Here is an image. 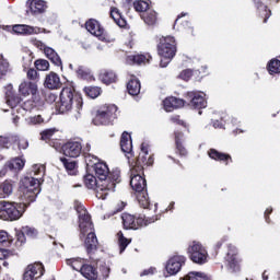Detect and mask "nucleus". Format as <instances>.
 <instances>
[{
  "label": "nucleus",
  "instance_id": "f257e3e1",
  "mask_svg": "<svg viewBox=\"0 0 280 280\" xmlns=\"http://www.w3.org/2000/svg\"><path fill=\"white\" fill-rule=\"evenodd\" d=\"M43 176H45V166L40 164L33 165L31 176H26L21 180L20 200L22 201H0V220L16 222V220L23 218L27 203L34 202L36 196L40 194Z\"/></svg>",
  "mask_w": 280,
  "mask_h": 280
},
{
  "label": "nucleus",
  "instance_id": "f03ea898",
  "mask_svg": "<svg viewBox=\"0 0 280 280\" xmlns=\"http://www.w3.org/2000/svg\"><path fill=\"white\" fill-rule=\"evenodd\" d=\"M91 165H94V172L98 180H101L96 188V196L100 200H106V196L115 191L116 185L121 183V175L117 170L110 173L108 165L104 162H94L92 160Z\"/></svg>",
  "mask_w": 280,
  "mask_h": 280
},
{
  "label": "nucleus",
  "instance_id": "7ed1b4c3",
  "mask_svg": "<svg viewBox=\"0 0 280 280\" xmlns=\"http://www.w3.org/2000/svg\"><path fill=\"white\" fill-rule=\"evenodd\" d=\"M77 213L79 215V229H80V240L88 234L85 238V248L88 254L95 253L97 250V236L93 232V222L91 221V215H89V211L84 209V206L78 205L75 207Z\"/></svg>",
  "mask_w": 280,
  "mask_h": 280
},
{
  "label": "nucleus",
  "instance_id": "20e7f679",
  "mask_svg": "<svg viewBox=\"0 0 280 280\" xmlns=\"http://www.w3.org/2000/svg\"><path fill=\"white\" fill-rule=\"evenodd\" d=\"M82 94L75 92L73 88H63L60 93L59 113H69L74 108V119H80L82 114Z\"/></svg>",
  "mask_w": 280,
  "mask_h": 280
},
{
  "label": "nucleus",
  "instance_id": "39448f33",
  "mask_svg": "<svg viewBox=\"0 0 280 280\" xmlns=\"http://www.w3.org/2000/svg\"><path fill=\"white\" fill-rule=\"evenodd\" d=\"M140 171L136 168L131 170V179H130V187L133 191H137V198L140 207L143 209H148L150 207V198L148 197V184L145 178L139 174Z\"/></svg>",
  "mask_w": 280,
  "mask_h": 280
},
{
  "label": "nucleus",
  "instance_id": "423d86ee",
  "mask_svg": "<svg viewBox=\"0 0 280 280\" xmlns=\"http://www.w3.org/2000/svg\"><path fill=\"white\" fill-rule=\"evenodd\" d=\"M159 56H161L160 67L165 68L174 56H176V39L174 37H163L160 39V44L158 46Z\"/></svg>",
  "mask_w": 280,
  "mask_h": 280
},
{
  "label": "nucleus",
  "instance_id": "0eeeda50",
  "mask_svg": "<svg viewBox=\"0 0 280 280\" xmlns=\"http://www.w3.org/2000/svg\"><path fill=\"white\" fill-rule=\"evenodd\" d=\"M117 119V105H104L102 106L92 122L94 126H108Z\"/></svg>",
  "mask_w": 280,
  "mask_h": 280
},
{
  "label": "nucleus",
  "instance_id": "6e6552de",
  "mask_svg": "<svg viewBox=\"0 0 280 280\" xmlns=\"http://www.w3.org/2000/svg\"><path fill=\"white\" fill-rule=\"evenodd\" d=\"M187 253L194 264H199V266H202V264H207L209 254L207 253L205 246H202V244H200L199 242L194 241L188 246Z\"/></svg>",
  "mask_w": 280,
  "mask_h": 280
},
{
  "label": "nucleus",
  "instance_id": "1a4fd4ad",
  "mask_svg": "<svg viewBox=\"0 0 280 280\" xmlns=\"http://www.w3.org/2000/svg\"><path fill=\"white\" fill-rule=\"evenodd\" d=\"M148 144L142 143L141 144V152L139 153V156L136 161V165L133 166V170L136 172H143L145 167H150V165H154V158L152 155L148 156Z\"/></svg>",
  "mask_w": 280,
  "mask_h": 280
},
{
  "label": "nucleus",
  "instance_id": "9d476101",
  "mask_svg": "<svg viewBox=\"0 0 280 280\" xmlns=\"http://www.w3.org/2000/svg\"><path fill=\"white\" fill-rule=\"evenodd\" d=\"M205 92L192 91L186 94V100L191 108H207V100L205 98Z\"/></svg>",
  "mask_w": 280,
  "mask_h": 280
},
{
  "label": "nucleus",
  "instance_id": "9b49d317",
  "mask_svg": "<svg viewBox=\"0 0 280 280\" xmlns=\"http://www.w3.org/2000/svg\"><path fill=\"white\" fill-rule=\"evenodd\" d=\"M43 275H45V267H43L40 262H35L26 267L23 280H37L40 279Z\"/></svg>",
  "mask_w": 280,
  "mask_h": 280
},
{
  "label": "nucleus",
  "instance_id": "f8f14e48",
  "mask_svg": "<svg viewBox=\"0 0 280 280\" xmlns=\"http://www.w3.org/2000/svg\"><path fill=\"white\" fill-rule=\"evenodd\" d=\"M230 272H240V259L237 258V248L232 244L228 245L225 257Z\"/></svg>",
  "mask_w": 280,
  "mask_h": 280
},
{
  "label": "nucleus",
  "instance_id": "ddd939ff",
  "mask_svg": "<svg viewBox=\"0 0 280 280\" xmlns=\"http://www.w3.org/2000/svg\"><path fill=\"white\" fill-rule=\"evenodd\" d=\"M61 150L65 156L78 159V156L82 154V143L78 141H69L62 145Z\"/></svg>",
  "mask_w": 280,
  "mask_h": 280
},
{
  "label": "nucleus",
  "instance_id": "4468645a",
  "mask_svg": "<svg viewBox=\"0 0 280 280\" xmlns=\"http://www.w3.org/2000/svg\"><path fill=\"white\" fill-rule=\"evenodd\" d=\"M85 28L90 34L93 36H96L98 40H106V32L104 31V27L100 25V22L97 20H90L85 23Z\"/></svg>",
  "mask_w": 280,
  "mask_h": 280
},
{
  "label": "nucleus",
  "instance_id": "2eb2a0df",
  "mask_svg": "<svg viewBox=\"0 0 280 280\" xmlns=\"http://www.w3.org/2000/svg\"><path fill=\"white\" fill-rule=\"evenodd\" d=\"M185 261V256H173L166 264V272H168V275H178Z\"/></svg>",
  "mask_w": 280,
  "mask_h": 280
},
{
  "label": "nucleus",
  "instance_id": "dca6fc26",
  "mask_svg": "<svg viewBox=\"0 0 280 280\" xmlns=\"http://www.w3.org/2000/svg\"><path fill=\"white\" fill-rule=\"evenodd\" d=\"M27 4L33 16H38V14H45V12H47V1L28 0Z\"/></svg>",
  "mask_w": 280,
  "mask_h": 280
},
{
  "label": "nucleus",
  "instance_id": "f3484780",
  "mask_svg": "<svg viewBox=\"0 0 280 280\" xmlns=\"http://www.w3.org/2000/svg\"><path fill=\"white\" fill-rule=\"evenodd\" d=\"M14 34H21L22 36H32V34H40V28L26 24H15L12 27Z\"/></svg>",
  "mask_w": 280,
  "mask_h": 280
},
{
  "label": "nucleus",
  "instance_id": "a211bd4d",
  "mask_svg": "<svg viewBox=\"0 0 280 280\" xmlns=\"http://www.w3.org/2000/svg\"><path fill=\"white\" fill-rule=\"evenodd\" d=\"M19 92L24 97H27V95H36V93H38V85L34 81H24L20 84Z\"/></svg>",
  "mask_w": 280,
  "mask_h": 280
},
{
  "label": "nucleus",
  "instance_id": "6ab92c4d",
  "mask_svg": "<svg viewBox=\"0 0 280 280\" xmlns=\"http://www.w3.org/2000/svg\"><path fill=\"white\" fill-rule=\"evenodd\" d=\"M163 104L164 110H166V113H172L175 108H183V106H185V101L171 96L165 98Z\"/></svg>",
  "mask_w": 280,
  "mask_h": 280
},
{
  "label": "nucleus",
  "instance_id": "aec40b11",
  "mask_svg": "<svg viewBox=\"0 0 280 280\" xmlns=\"http://www.w3.org/2000/svg\"><path fill=\"white\" fill-rule=\"evenodd\" d=\"M61 84L62 83L60 82V77L55 72H50L49 74L46 75V79L44 82V86H46V89H50V90L60 89Z\"/></svg>",
  "mask_w": 280,
  "mask_h": 280
},
{
  "label": "nucleus",
  "instance_id": "412c9836",
  "mask_svg": "<svg viewBox=\"0 0 280 280\" xmlns=\"http://www.w3.org/2000/svg\"><path fill=\"white\" fill-rule=\"evenodd\" d=\"M120 148L121 151L125 152V154L132 153V138L130 137V133H128L127 131H124L121 135Z\"/></svg>",
  "mask_w": 280,
  "mask_h": 280
},
{
  "label": "nucleus",
  "instance_id": "4be33fe9",
  "mask_svg": "<svg viewBox=\"0 0 280 280\" xmlns=\"http://www.w3.org/2000/svg\"><path fill=\"white\" fill-rule=\"evenodd\" d=\"M45 56L55 65L56 67H62V59H60V56L54 48L51 47H44Z\"/></svg>",
  "mask_w": 280,
  "mask_h": 280
},
{
  "label": "nucleus",
  "instance_id": "5701e85b",
  "mask_svg": "<svg viewBox=\"0 0 280 280\" xmlns=\"http://www.w3.org/2000/svg\"><path fill=\"white\" fill-rule=\"evenodd\" d=\"M14 191V182L4 180L0 184V198H10Z\"/></svg>",
  "mask_w": 280,
  "mask_h": 280
},
{
  "label": "nucleus",
  "instance_id": "b1692460",
  "mask_svg": "<svg viewBox=\"0 0 280 280\" xmlns=\"http://www.w3.org/2000/svg\"><path fill=\"white\" fill-rule=\"evenodd\" d=\"M141 19L145 23V25H149V26L156 25V22L159 21L156 11L152 9H149L148 11L143 12L141 14Z\"/></svg>",
  "mask_w": 280,
  "mask_h": 280
},
{
  "label": "nucleus",
  "instance_id": "393cba45",
  "mask_svg": "<svg viewBox=\"0 0 280 280\" xmlns=\"http://www.w3.org/2000/svg\"><path fill=\"white\" fill-rule=\"evenodd\" d=\"M60 161L70 176H75V174H78V162L67 158H60Z\"/></svg>",
  "mask_w": 280,
  "mask_h": 280
},
{
  "label": "nucleus",
  "instance_id": "a878e982",
  "mask_svg": "<svg viewBox=\"0 0 280 280\" xmlns=\"http://www.w3.org/2000/svg\"><path fill=\"white\" fill-rule=\"evenodd\" d=\"M127 91L129 95H139L141 93V82L139 79L132 77L127 83Z\"/></svg>",
  "mask_w": 280,
  "mask_h": 280
},
{
  "label": "nucleus",
  "instance_id": "bb28decb",
  "mask_svg": "<svg viewBox=\"0 0 280 280\" xmlns=\"http://www.w3.org/2000/svg\"><path fill=\"white\" fill-rule=\"evenodd\" d=\"M151 58L150 55H131L127 57V65H145Z\"/></svg>",
  "mask_w": 280,
  "mask_h": 280
},
{
  "label": "nucleus",
  "instance_id": "cd10ccee",
  "mask_svg": "<svg viewBox=\"0 0 280 280\" xmlns=\"http://www.w3.org/2000/svg\"><path fill=\"white\" fill-rule=\"evenodd\" d=\"M16 108V114L25 116L26 113H32V110H36V105H34V101H26L23 105H14Z\"/></svg>",
  "mask_w": 280,
  "mask_h": 280
},
{
  "label": "nucleus",
  "instance_id": "c85d7f7f",
  "mask_svg": "<svg viewBox=\"0 0 280 280\" xmlns=\"http://www.w3.org/2000/svg\"><path fill=\"white\" fill-rule=\"evenodd\" d=\"M81 275L89 280H97V269L91 265H83Z\"/></svg>",
  "mask_w": 280,
  "mask_h": 280
},
{
  "label": "nucleus",
  "instance_id": "c756f323",
  "mask_svg": "<svg viewBox=\"0 0 280 280\" xmlns=\"http://www.w3.org/2000/svg\"><path fill=\"white\" fill-rule=\"evenodd\" d=\"M208 154L210 159H213L214 161H223L224 163H226V161H232L231 155L222 153L215 149H210Z\"/></svg>",
  "mask_w": 280,
  "mask_h": 280
},
{
  "label": "nucleus",
  "instance_id": "7c9ffc66",
  "mask_svg": "<svg viewBox=\"0 0 280 280\" xmlns=\"http://www.w3.org/2000/svg\"><path fill=\"white\" fill-rule=\"evenodd\" d=\"M84 184H85V187H88V189H95L97 195V187H100L102 182L100 179L97 180L95 176L89 174L84 176Z\"/></svg>",
  "mask_w": 280,
  "mask_h": 280
},
{
  "label": "nucleus",
  "instance_id": "2f4dec72",
  "mask_svg": "<svg viewBox=\"0 0 280 280\" xmlns=\"http://www.w3.org/2000/svg\"><path fill=\"white\" fill-rule=\"evenodd\" d=\"M121 220H122L124 229L137 230V222H136L135 215L129 213H124L121 215Z\"/></svg>",
  "mask_w": 280,
  "mask_h": 280
},
{
  "label": "nucleus",
  "instance_id": "473e14b6",
  "mask_svg": "<svg viewBox=\"0 0 280 280\" xmlns=\"http://www.w3.org/2000/svg\"><path fill=\"white\" fill-rule=\"evenodd\" d=\"M253 1L256 5L257 10H262L261 16H265L264 23H268V20L272 15V12L270 10H268V7L264 5V3H261V1H259V0H253Z\"/></svg>",
  "mask_w": 280,
  "mask_h": 280
},
{
  "label": "nucleus",
  "instance_id": "72a5a7b5",
  "mask_svg": "<svg viewBox=\"0 0 280 280\" xmlns=\"http://www.w3.org/2000/svg\"><path fill=\"white\" fill-rule=\"evenodd\" d=\"M110 18L119 25V27H124L126 25V21L121 19V12H119V9L112 7L110 8Z\"/></svg>",
  "mask_w": 280,
  "mask_h": 280
},
{
  "label": "nucleus",
  "instance_id": "f704fd0d",
  "mask_svg": "<svg viewBox=\"0 0 280 280\" xmlns=\"http://www.w3.org/2000/svg\"><path fill=\"white\" fill-rule=\"evenodd\" d=\"M100 80H102L104 84H113V82L117 80V74L113 71H104L100 74Z\"/></svg>",
  "mask_w": 280,
  "mask_h": 280
},
{
  "label": "nucleus",
  "instance_id": "c9c22d12",
  "mask_svg": "<svg viewBox=\"0 0 280 280\" xmlns=\"http://www.w3.org/2000/svg\"><path fill=\"white\" fill-rule=\"evenodd\" d=\"M268 72L270 75H277L280 73V60L271 59L267 66Z\"/></svg>",
  "mask_w": 280,
  "mask_h": 280
},
{
  "label": "nucleus",
  "instance_id": "e433bc0d",
  "mask_svg": "<svg viewBox=\"0 0 280 280\" xmlns=\"http://www.w3.org/2000/svg\"><path fill=\"white\" fill-rule=\"evenodd\" d=\"M67 266H71L72 270H77L79 272H82V268L84 267V264L82 262L81 258H70L66 260Z\"/></svg>",
  "mask_w": 280,
  "mask_h": 280
},
{
  "label": "nucleus",
  "instance_id": "4c0bfd02",
  "mask_svg": "<svg viewBox=\"0 0 280 280\" xmlns=\"http://www.w3.org/2000/svg\"><path fill=\"white\" fill-rule=\"evenodd\" d=\"M183 280H209V276L205 272L190 271Z\"/></svg>",
  "mask_w": 280,
  "mask_h": 280
},
{
  "label": "nucleus",
  "instance_id": "58836bf2",
  "mask_svg": "<svg viewBox=\"0 0 280 280\" xmlns=\"http://www.w3.org/2000/svg\"><path fill=\"white\" fill-rule=\"evenodd\" d=\"M26 126H40V124H45V119L40 115L28 116L25 118Z\"/></svg>",
  "mask_w": 280,
  "mask_h": 280
},
{
  "label": "nucleus",
  "instance_id": "ea45409f",
  "mask_svg": "<svg viewBox=\"0 0 280 280\" xmlns=\"http://www.w3.org/2000/svg\"><path fill=\"white\" fill-rule=\"evenodd\" d=\"M117 237H118L119 253L121 255V253H124V250L128 248V244H130V240L126 238L122 232H118Z\"/></svg>",
  "mask_w": 280,
  "mask_h": 280
},
{
  "label": "nucleus",
  "instance_id": "a19ab883",
  "mask_svg": "<svg viewBox=\"0 0 280 280\" xmlns=\"http://www.w3.org/2000/svg\"><path fill=\"white\" fill-rule=\"evenodd\" d=\"M156 218H145V217H139L136 219V230L139 229V226H148V224H152L153 222H156Z\"/></svg>",
  "mask_w": 280,
  "mask_h": 280
},
{
  "label": "nucleus",
  "instance_id": "79ce46f5",
  "mask_svg": "<svg viewBox=\"0 0 280 280\" xmlns=\"http://www.w3.org/2000/svg\"><path fill=\"white\" fill-rule=\"evenodd\" d=\"M84 92L88 97L95 100V97H100V94L102 93V89L97 86H88L84 89Z\"/></svg>",
  "mask_w": 280,
  "mask_h": 280
},
{
  "label": "nucleus",
  "instance_id": "37998d69",
  "mask_svg": "<svg viewBox=\"0 0 280 280\" xmlns=\"http://www.w3.org/2000/svg\"><path fill=\"white\" fill-rule=\"evenodd\" d=\"M133 8L136 10V12H148L150 10V4L148 3V1H143V0H138L136 2H133Z\"/></svg>",
  "mask_w": 280,
  "mask_h": 280
},
{
  "label": "nucleus",
  "instance_id": "c03bdc74",
  "mask_svg": "<svg viewBox=\"0 0 280 280\" xmlns=\"http://www.w3.org/2000/svg\"><path fill=\"white\" fill-rule=\"evenodd\" d=\"M7 104L8 106H10V108H12V115H16V106L21 104V98L16 96H9L7 100Z\"/></svg>",
  "mask_w": 280,
  "mask_h": 280
},
{
  "label": "nucleus",
  "instance_id": "a18cd8bd",
  "mask_svg": "<svg viewBox=\"0 0 280 280\" xmlns=\"http://www.w3.org/2000/svg\"><path fill=\"white\" fill-rule=\"evenodd\" d=\"M8 167L10 170H21L22 167H25V161H23L22 159L16 158L8 164Z\"/></svg>",
  "mask_w": 280,
  "mask_h": 280
},
{
  "label": "nucleus",
  "instance_id": "49530a36",
  "mask_svg": "<svg viewBox=\"0 0 280 280\" xmlns=\"http://www.w3.org/2000/svg\"><path fill=\"white\" fill-rule=\"evenodd\" d=\"M89 152H91V144L88 143L83 149L86 165H91L92 161H97V158L95 155L89 154Z\"/></svg>",
  "mask_w": 280,
  "mask_h": 280
},
{
  "label": "nucleus",
  "instance_id": "de8ad7c7",
  "mask_svg": "<svg viewBox=\"0 0 280 280\" xmlns=\"http://www.w3.org/2000/svg\"><path fill=\"white\" fill-rule=\"evenodd\" d=\"M8 69H10V63L2 56H0V79L8 73Z\"/></svg>",
  "mask_w": 280,
  "mask_h": 280
},
{
  "label": "nucleus",
  "instance_id": "09e8293b",
  "mask_svg": "<svg viewBox=\"0 0 280 280\" xmlns=\"http://www.w3.org/2000/svg\"><path fill=\"white\" fill-rule=\"evenodd\" d=\"M35 67L38 71H47V69H49V61L45 59H37L35 61Z\"/></svg>",
  "mask_w": 280,
  "mask_h": 280
},
{
  "label": "nucleus",
  "instance_id": "8fccbe9b",
  "mask_svg": "<svg viewBox=\"0 0 280 280\" xmlns=\"http://www.w3.org/2000/svg\"><path fill=\"white\" fill-rule=\"evenodd\" d=\"M77 75L82 80H88L89 75H91V72L89 71V69L84 68L83 66H79L77 69Z\"/></svg>",
  "mask_w": 280,
  "mask_h": 280
},
{
  "label": "nucleus",
  "instance_id": "3c124183",
  "mask_svg": "<svg viewBox=\"0 0 280 280\" xmlns=\"http://www.w3.org/2000/svg\"><path fill=\"white\" fill-rule=\"evenodd\" d=\"M55 129H46L40 132L42 141H49L54 137Z\"/></svg>",
  "mask_w": 280,
  "mask_h": 280
},
{
  "label": "nucleus",
  "instance_id": "603ef678",
  "mask_svg": "<svg viewBox=\"0 0 280 280\" xmlns=\"http://www.w3.org/2000/svg\"><path fill=\"white\" fill-rule=\"evenodd\" d=\"M22 231L24 235H27V237H36V235H38V232L34 228L23 226Z\"/></svg>",
  "mask_w": 280,
  "mask_h": 280
},
{
  "label": "nucleus",
  "instance_id": "864d4df0",
  "mask_svg": "<svg viewBox=\"0 0 280 280\" xmlns=\"http://www.w3.org/2000/svg\"><path fill=\"white\" fill-rule=\"evenodd\" d=\"M191 75H194V71L191 69H186V70H183L178 78L180 80H185V82L189 81V79L191 78Z\"/></svg>",
  "mask_w": 280,
  "mask_h": 280
},
{
  "label": "nucleus",
  "instance_id": "5fc2aeb1",
  "mask_svg": "<svg viewBox=\"0 0 280 280\" xmlns=\"http://www.w3.org/2000/svg\"><path fill=\"white\" fill-rule=\"evenodd\" d=\"M12 145V142H10V138L0 136V148H10Z\"/></svg>",
  "mask_w": 280,
  "mask_h": 280
},
{
  "label": "nucleus",
  "instance_id": "6e6d98bb",
  "mask_svg": "<svg viewBox=\"0 0 280 280\" xmlns=\"http://www.w3.org/2000/svg\"><path fill=\"white\" fill-rule=\"evenodd\" d=\"M26 75H27V79H28V80H33V81H34V80H37V78H38V72L36 71V69L31 68V69H28Z\"/></svg>",
  "mask_w": 280,
  "mask_h": 280
},
{
  "label": "nucleus",
  "instance_id": "4d7b16f0",
  "mask_svg": "<svg viewBox=\"0 0 280 280\" xmlns=\"http://www.w3.org/2000/svg\"><path fill=\"white\" fill-rule=\"evenodd\" d=\"M10 241V235H8V232L0 231V244H8Z\"/></svg>",
  "mask_w": 280,
  "mask_h": 280
},
{
  "label": "nucleus",
  "instance_id": "13d9d810",
  "mask_svg": "<svg viewBox=\"0 0 280 280\" xmlns=\"http://www.w3.org/2000/svg\"><path fill=\"white\" fill-rule=\"evenodd\" d=\"M177 152L180 156H187V150L183 147V143L177 141L176 143Z\"/></svg>",
  "mask_w": 280,
  "mask_h": 280
},
{
  "label": "nucleus",
  "instance_id": "bf43d9fd",
  "mask_svg": "<svg viewBox=\"0 0 280 280\" xmlns=\"http://www.w3.org/2000/svg\"><path fill=\"white\" fill-rule=\"evenodd\" d=\"M154 272H156V268L151 267L149 269L143 270L142 273H140V277H148V275H154Z\"/></svg>",
  "mask_w": 280,
  "mask_h": 280
},
{
  "label": "nucleus",
  "instance_id": "052dcab7",
  "mask_svg": "<svg viewBox=\"0 0 280 280\" xmlns=\"http://www.w3.org/2000/svg\"><path fill=\"white\" fill-rule=\"evenodd\" d=\"M10 257V250L0 248V259H8Z\"/></svg>",
  "mask_w": 280,
  "mask_h": 280
},
{
  "label": "nucleus",
  "instance_id": "680f3d73",
  "mask_svg": "<svg viewBox=\"0 0 280 280\" xmlns=\"http://www.w3.org/2000/svg\"><path fill=\"white\" fill-rule=\"evenodd\" d=\"M25 235L26 234L23 233V230L16 234L18 242H20V244H25Z\"/></svg>",
  "mask_w": 280,
  "mask_h": 280
},
{
  "label": "nucleus",
  "instance_id": "e2e57ef3",
  "mask_svg": "<svg viewBox=\"0 0 280 280\" xmlns=\"http://www.w3.org/2000/svg\"><path fill=\"white\" fill-rule=\"evenodd\" d=\"M270 213H272V208H268L266 211H265V220L268 224H270V218H268V215H270Z\"/></svg>",
  "mask_w": 280,
  "mask_h": 280
},
{
  "label": "nucleus",
  "instance_id": "0e129e2a",
  "mask_svg": "<svg viewBox=\"0 0 280 280\" xmlns=\"http://www.w3.org/2000/svg\"><path fill=\"white\" fill-rule=\"evenodd\" d=\"M180 139H183V132L177 131L175 132V143H180Z\"/></svg>",
  "mask_w": 280,
  "mask_h": 280
},
{
  "label": "nucleus",
  "instance_id": "69168bd1",
  "mask_svg": "<svg viewBox=\"0 0 280 280\" xmlns=\"http://www.w3.org/2000/svg\"><path fill=\"white\" fill-rule=\"evenodd\" d=\"M171 120L174 124H179L180 126H183V124H185L183 120H180V118L178 116H175V117L171 118Z\"/></svg>",
  "mask_w": 280,
  "mask_h": 280
},
{
  "label": "nucleus",
  "instance_id": "338daca9",
  "mask_svg": "<svg viewBox=\"0 0 280 280\" xmlns=\"http://www.w3.org/2000/svg\"><path fill=\"white\" fill-rule=\"evenodd\" d=\"M21 118L19 117V114L15 113V115H13V118H12V122L14 124V126H19V120Z\"/></svg>",
  "mask_w": 280,
  "mask_h": 280
},
{
  "label": "nucleus",
  "instance_id": "774afa93",
  "mask_svg": "<svg viewBox=\"0 0 280 280\" xmlns=\"http://www.w3.org/2000/svg\"><path fill=\"white\" fill-rule=\"evenodd\" d=\"M27 145H28L27 141L19 143V148L22 149V150H27Z\"/></svg>",
  "mask_w": 280,
  "mask_h": 280
}]
</instances>
